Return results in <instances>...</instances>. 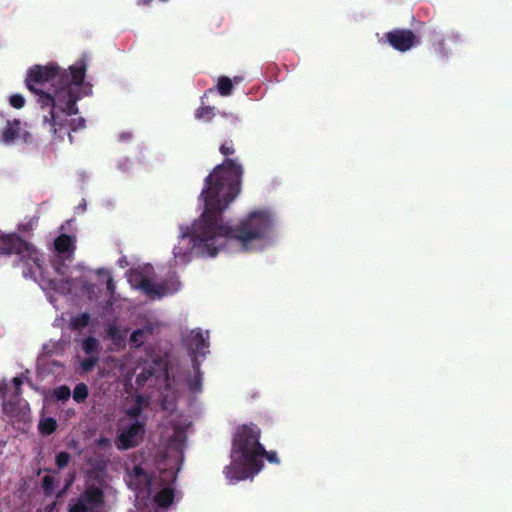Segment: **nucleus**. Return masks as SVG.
<instances>
[{"label": "nucleus", "instance_id": "f257e3e1", "mask_svg": "<svg viewBox=\"0 0 512 512\" xmlns=\"http://www.w3.org/2000/svg\"><path fill=\"white\" fill-rule=\"evenodd\" d=\"M241 175V166L233 160H226L208 175L201 193L204 212L191 225L180 226L172 246L175 266L186 265L197 256L215 257L230 241H237L247 251L261 250L272 243L276 217L271 210H250L236 228L229 226L221 214L238 196Z\"/></svg>", "mask_w": 512, "mask_h": 512}, {"label": "nucleus", "instance_id": "f03ea898", "mask_svg": "<svg viewBox=\"0 0 512 512\" xmlns=\"http://www.w3.org/2000/svg\"><path fill=\"white\" fill-rule=\"evenodd\" d=\"M157 366V381L163 383L160 392V401L163 410L170 413L168 427L164 433V439L167 441V450L164 459L159 463V475L151 476L148 472L149 463L140 459L133 460L127 464V483L128 486L136 492V501L138 505L147 495L153 494V502L156 506L165 508L172 504L174 499L173 482L176 478V472L180 468L183 460V447L186 440V430L190 426V421L180 414H173L176 400L174 385L175 379H170L169 372L163 362L155 363Z\"/></svg>", "mask_w": 512, "mask_h": 512}, {"label": "nucleus", "instance_id": "7ed1b4c3", "mask_svg": "<svg viewBox=\"0 0 512 512\" xmlns=\"http://www.w3.org/2000/svg\"><path fill=\"white\" fill-rule=\"evenodd\" d=\"M55 250L57 256L52 272L44 273L39 255L30 244L14 234L0 232V254H17L24 266V277H31L39 282L50 302H53L55 295L69 299H91L95 295L96 287L88 286L87 283L93 278V272L81 265L71 268L66 264L73 254L74 240L67 235L59 236L55 240Z\"/></svg>", "mask_w": 512, "mask_h": 512}, {"label": "nucleus", "instance_id": "20e7f679", "mask_svg": "<svg viewBox=\"0 0 512 512\" xmlns=\"http://www.w3.org/2000/svg\"><path fill=\"white\" fill-rule=\"evenodd\" d=\"M86 63L78 60L69 67V73H60L54 63L35 65L28 69L25 83L27 88L38 95V102L50 115V127L61 136L67 127L77 130L84 125L81 117H76V102L91 91L84 81Z\"/></svg>", "mask_w": 512, "mask_h": 512}, {"label": "nucleus", "instance_id": "39448f33", "mask_svg": "<svg viewBox=\"0 0 512 512\" xmlns=\"http://www.w3.org/2000/svg\"><path fill=\"white\" fill-rule=\"evenodd\" d=\"M260 429L254 424L238 427L233 436L231 462L224 469L228 481L237 482L253 477L263 467V458L268 462L278 464L276 452H266L259 442Z\"/></svg>", "mask_w": 512, "mask_h": 512}, {"label": "nucleus", "instance_id": "423d86ee", "mask_svg": "<svg viewBox=\"0 0 512 512\" xmlns=\"http://www.w3.org/2000/svg\"><path fill=\"white\" fill-rule=\"evenodd\" d=\"M132 288L141 290L150 298H161L177 292L181 288L178 278L173 275L161 283L154 282V270L150 264H142L134 268L128 275Z\"/></svg>", "mask_w": 512, "mask_h": 512}, {"label": "nucleus", "instance_id": "0eeeda50", "mask_svg": "<svg viewBox=\"0 0 512 512\" xmlns=\"http://www.w3.org/2000/svg\"><path fill=\"white\" fill-rule=\"evenodd\" d=\"M144 399L140 396L127 400L124 405L125 417L119 422L117 447L129 449L137 445L143 437V423L138 416L142 411Z\"/></svg>", "mask_w": 512, "mask_h": 512}, {"label": "nucleus", "instance_id": "6e6552de", "mask_svg": "<svg viewBox=\"0 0 512 512\" xmlns=\"http://www.w3.org/2000/svg\"><path fill=\"white\" fill-rule=\"evenodd\" d=\"M22 380L14 377L9 382L0 381V398L3 399L2 409L4 414L13 420L25 421L30 412L27 401L19 398V389Z\"/></svg>", "mask_w": 512, "mask_h": 512}, {"label": "nucleus", "instance_id": "1a4fd4ad", "mask_svg": "<svg viewBox=\"0 0 512 512\" xmlns=\"http://www.w3.org/2000/svg\"><path fill=\"white\" fill-rule=\"evenodd\" d=\"M102 492L98 488H89L82 497L70 506L69 512H102Z\"/></svg>", "mask_w": 512, "mask_h": 512}, {"label": "nucleus", "instance_id": "9d476101", "mask_svg": "<svg viewBox=\"0 0 512 512\" xmlns=\"http://www.w3.org/2000/svg\"><path fill=\"white\" fill-rule=\"evenodd\" d=\"M25 127L26 124H22L18 120L7 121L0 129V143L10 145L20 140L28 142L30 140V134Z\"/></svg>", "mask_w": 512, "mask_h": 512}, {"label": "nucleus", "instance_id": "9b49d317", "mask_svg": "<svg viewBox=\"0 0 512 512\" xmlns=\"http://www.w3.org/2000/svg\"><path fill=\"white\" fill-rule=\"evenodd\" d=\"M388 43L396 50L405 52L416 44L415 35L409 30H393L386 34Z\"/></svg>", "mask_w": 512, "mask_h": 512}, {"label": "nucleus", "instance_id": "f8f14e48", "mask_svg": "<svg viewBox=\"0 0 512 512\" xmlns=\"http://www.w3.org/2000/svg\"><path fill=\"white\" fill-rule=\"evenodd\" d=\"M208 332L199 329L192 330L186 338L187 345L194 357L204 356L208 349Z\"/></svg>", "mask_w": 512, "mask_h": 512}, {"label": "nucleus", "instance_id": "ddd939ff", "mask_svg": "<svg viewBox=\"0 0 512 512\" xmlns=\"http://www.w3.org/2000/svg\"><path fill=\"white\" fill-rule=\"evenodd\" d=\"M201 385H202V381H201L200 373L198 371V367L194 366L193 375L189 376L185 380L184 386L187 388L189 393L196 394V393L200 392Z\"/></svg>", "mask_w": 512, "mask_h": 512}, {"label": "nucleus", "instance_id": "4468645a", "mask_svg": "<svg viewBox=\"0 0 512 512\" xmlns=\"http://www.w3.org/2000/svg\"><path fill=\"white\" fill-rule=\"evenodd\" d=\"M153 327L151 324L148 326L138 329L131 334V342L136 346L143 344L149 334L152 333Z\"/></svg>", "mask_w": 512, "mask_h": 512}, {"label": "nucleus", "instance_id": "2eb2a0df", "mask_svg": "<svg viewBox=\"0 0 512 512\" xmlns=\"http://www.w3.org/2000/svg\"><path fill=\"white\" fill-rule=\"evenodd\" d=\"M57 426L56 420L51 417H42L39 421L38 428L42 434H51Z\"/></svg>", "mask_w": 512, "mask_h": 512}, {"label": "nucleus", "instance_id": "dca6fc26", "mask_svg": "<svg viewBox=\"0 0 512 512\" xmlns=\"http://www.w3.org/2000/svg\"><path fill=\"white\" fill-rule=\"evenodd\" d=\"M232 88V81L228 77L223 76L218 79L217 89L222 96L230 95Z\"/></svg>", "mask_w": 512, "mask_h": 512}, {"label": "nucleus", "instance_id": "f3484780", "mask_svg": "<svg viewBox=\"0 0 512 512\" xmlns=\"http://www.w3.org/2000/svg\"><path fill=\"white\" fill-rule=\"evenodd\" d=\"M52 397H54L56 400L65 402L67 401L71 396V391L69 387L63 385L53 390Z\"/></svg>", "mask_w": 512, "mask_h": 512}, {"label": "nucleus", "instance_id": "a211bd4d", "mask_svg": "<svg viewBox=\"0 0 512 512\" xmlns=\"http://www.w3.org/2000/svg\"><path fill=\"white\" fill-rule=\"evenodd\" d=\"M88 396V388L85 384L79 383L76 385L73 391V399L76 402H83Z\"/></svg>", "mask_w": 512, "mask_h": 512}, {"label": "nucleus", "instance_id": "6ab92c4d", "mask_svg": "<svg viewBox=\"0 0 512 512\" xmlns=\"http://www.w3.org/2000/svg\"><path fill=\"white\" fill-rule=\"evenodd\" d=\"M213 108L211 107H201L196 111V118L204 121H208L213 117Z\"/></svg>", "mask_w": 512, "mask_h": 512}, {"label": "nucleus", "instance_id": "aec40b11", "mask_svg": "<svg viewBox=\"0 0 512 512\" xmlns=\"http://www.w3.org/2000/svg\"><path fill=\"white\" fill-rule=\"evenodd\" d=\"M25 98L23 95L16 93L9 97V103L12 107L20 109L25 105Z\"/></svg>", "mask_w": 512, "mask_h": 512}, {"label": "nucleus", "instance_id": "412c9836", "mask_svg": "<svg viewBox=\"0 0 512 512\" xmlns=\"http://www.w3.org/2000/svg\"><path fill=\"white\" fill-rule=\"evenodd\" d=\"M97 341L94 338H87L82 343V348L86 354L91 355L97 348Z\"/></svg>", "mask_w": 512, "mask_h": 512}, {"label": "nucleus", "instance_id": "4be33fe9", "mask_svg": "<svg viewBox=\"0 0 512 512\" xmlns=\"http://www.w3.org/2000/svg\"><path fill=\"white\" fill-rule=\"evenodd\" d=\"M109 337L116 343V344H120L125 336H126V333L123 334L121 331H119L116 327H111L109 329Z\"/></svg>", "mask_w": 512, "mask_h": 512}, {"label": "nucleus", "instance_id": "5701e85b", "mask_svg": "<svg viewBox=\"0 0 512 512\" xmlns=\"http://www.w3.org/2000/svg\"><path fill=\"white\" fill-rule=\"evenodd\" d=\"M89 316L87 314H82L80 316L74 317L71 320V325L75 328H79L88 324Z\"/></svg>", "mask_w": 512, "mask_h": 512}, {"label": "nucleus", "instance_id": "b1692460", "mask_svg": "<svg viewBox=\"0 0 512 512\" xmlns=\"http://www.w3.org/2000/svg\"><path fill=\"white\" fill-rule=\"evenodd\" d=\"M69 459L70 457L67 453L61 452L56 457V463L60 468H62L68 464Z\"/></svg>", "mask_w": 512, "mask_h": 512}, {"label": "nucleus", "instance_id": "393cba45", "mask_svg": "<svg viewBox=\"0 0 512 512\" xmlns=\"http://www.w3.org/2000/svg\"><path fill=\"white\" fill-rule=\"evenodd\" d=\"M94 363H95V359L93 357H90L89 359H87L81 363V367L84 371H88L94 366Z\"/></svg>", "mask_w": 512, "mask_h": 512}, {"label": "nucleus", "instance_id": "a878e982", "mask_svg": "<svg viewBox=\"0 0 512 512\" xmlns=\"http://www.w3.org/2000/svg\"><path fill=\"white\" fill-rule=\"evenodd\" d=\"M220 151L223 155H229L234 152V149L230 143H225L220 147Z\"/></svg>", "mask_w": 512, "mask_h": 512}, {"label": "nucleus", "instance_id": "bb28decb", "mask_svg": "<svg viewBox=\"0 0 512 512\" xmlns=\"http://www.w3.org/2000/svg\"><path fill=\"white\" fill-rule=\"evenodd\" d=\"M44 487L47 491H50L52 485V478L50 476H45L43 479Z\"/></svg>", "mask_w": 512, "mask_h": 512}, {"label": "nucleus", "instance_id": "cd10ccee", "mask_svg": "<svg viewBox=\"0 0 512 512\" xmlns=\"http://www.w3.org/2000/svg\"><path fill=\"white\" fill-rule=\"evenodd\" d=\"M142 370H143V371H142L139 375H137V381H138V382H144V381H146V376H145V373H144V372H146V368H145V367H143V368H142Z\"/></svg>", "mask_w": 512, "mask_h": 512}, {"label": "nucleus", "instance_id": "c85d7f7f", "mask_svg": "<svg viewBox=\"0 0 512 512\" xmlns=\"http://www.w3.org/2000/svg\"><path fill=\"white\" fill-rule=\"evenodd\" d=\"M104 274H105V277L107 278V288L112 291V289H113L112 280L107 272H105Z\"/></svg>", "mask_w": 512, "mask_h": 512}, {"label": "nucleus", "instance_id": "c756f323", "mask_svg": "<svg viewBox=\"0 0 512 512\" xmlns=\"http://www.w3.org/2000/svg\"><path fill=\"white\" fill-rule=\"evenodd\" d=\"M150 0H139V4L147 5L149 4Z\"/></svg>", "mask_w": 512, "mask_h": 512}, {"label": "nucleus", "instance_id": "7c9ffc66", "mask_svg": "<svg viewBox=\"0 0 512 512\" xmlns=\"http://www.w3.org/2000/svg\"><path fill=\"white\" fill-rule=\"evenodd\" d=\"M44 398H45V400H48V395H47V394H45V395H44Z\"/></svg>", "mask_w": 512, "mask_h": 512}, {"label": "nucleus", "instance_id": "2f4dec72", "mask_svg": "<svg viewBox=\"0 0 512 512\" xmlns=\"http://www.w3.org/2000/svg\"><path fill=\"white\" fill-rule=\"evenodd\" d=\"M141 512H151V511H150V510H148V511H144V510H142Z\"/></svg>", "mask_w": 512, "mask_h": 512}]
</instances>
